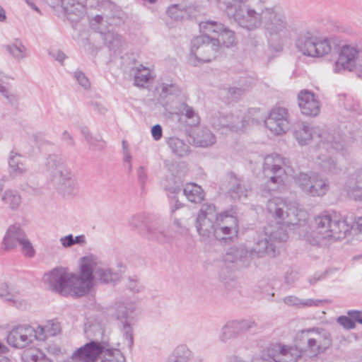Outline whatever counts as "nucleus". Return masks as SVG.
Returning <instances> with one entry per match:
<instances>
[{"instance_id": "nucleus-1", "label": "nucleus", "mask_w": 362, "mask_h": 362, "mask_svg": "<svg viewBox=\"0 0 362 362\" xmlns=\"http://www.w3.org/2000/svg\"><path fill=\"white\" fill-rule=\"evenodd\" d=\"M267 209L276 220V224L264 228V233L273 243L286 241L288 233L286 226L300 227L306 224L308 214L296 202L282 197H274L268 200Z\"/></svg>"}, {"instance_id": "nucleus-58", "label": "nucleus", "mask_w": 362, "mask_h": 362, "mask_svg": "<svg viewBox=\"0 0 362 362\" xmlns=\"http://www.w3.org/2000/svg\"><path fill=\"white\" fill-rule=\"evenodd\" d=\"M244 90L240 88L230 87L228 89V100H237L243 94Z\"/></svg>"}, {"instance_id": "nucleus-64", "label": "nucleus", "mask_w": 362, "mask_h": 362, "mask_svg": "<svg viewBox=\"0 0 362 362\" xmlns=\"http://www.w3.org/2000/svg\"><path fill=\"white\" fill-rule=\"evenodd\" d=\"M347 314L355 323H362V311L349 310Z\"/></svg>"}, {"instance_id": "nucleus-29", "label": "nucleus", "mask_w": 362, "mask_h": 362, "mask_svg": "<svg viewBox=\"0 0 362 362\" xmlns=\"http://www.w3.org/2000/svg\"><path fill=\"white\" fill-rule=\"evenodd\" d=\"M192 137L194 145L208 147L216 142L214 134L207 128H197L193 130Z\"/></svg>"}, {"instance_id": "nucleus-45", "label": "nucleus", "mask_w": 362, "mask_h": 362, "mask_svg": "<svg viewBox=\"0 0 362 362\" xmlns=\"http://www.w3.org/2000/svg\"><path fill=\"white\" fill-rule=\"evenodd\" d=\"M218 40V46L222 43L227 47H232L236 43V37L235 33L231 30L225 28L222 33H220L218 37L216 38Z\"/></svg>"}, {"instance_id": "nucleus-7", "label": "nucleus", "mask_w": 362, "mask_h": 362, "mask_svg": "<svg viewBox=\"0 0 362 362\" xmlns=\"http://www.w3.org/2000/svg\"><path fill=\"white\" fill-rule=\"evenodd\" d=\"M103 353L107 362H125L124 356L119 350L109 349L105 342L93 340L74 351L69 361L95 362Z\"/></svg>"}, {"instance_id": "nucleus-5", "label": "nucleus", "mask_w": 362, "mask_h": 362, "mask_svg": "<svg viewBox=\"0 0 362 362\" xmlns=\"http://www.w3.org/2000/svg\"><path fill=\"white\" fill-rule=\"evenodd\" d=\"M53 185L64 197H69L78 193V183L73 173L56 155H49L46 162Z\"/></svg>"}, {"instance_id": "nucleus-49", "label": "nucleus", "mask_w": 362, "mask_h": 362, "mask_svg": "<svg viewBox=\"0 0 362 362\" xmlns=\"http://www.w3.org/2000/svg\"><path fill=\"white\" fill-rule=\"evenodd\" d=\"M238 338L234 331L227 322L220 329L218 334V340L222 343H227L231 339Z\"/></svg>"}, {"instance_id": "nucleus-4", "label": "nucleus", "mask_w": 362, "mask_h": 362, "mask_svg": "<svg viewBox=\"0 0 362 362\" xmlns=\"http://www.w3.org/2000/svg\"><path fill=\"white\" fill-rule=\"evenodd\" d=\"M80 269H81L82 286L80 292L88 293L93 285V282L109 284L115 282L119 279L118 273L100 262L97 257L88 255L81 259Z\"/></svg>"}, {"instance_id": "nucleus-40", "label": "nucleus", "mask_w": 362, "mask_h": 362, "mask_svg": "<svg viewBox=\"0 0 362 362\" xmlns=\"http://www.w3.org/2000/svg\"><path fill=\"white\" fill-rule=\"evenodd\" d=\"M230 191L231 192V197L234 199H239L241 197H247V189L243 185V181L238 179L235 177L230 178Z\"/></svg>"}, {"instance_id": "nucleus-3", "label": "nucleus", "mask_w": 362, "mask_h": 362, "mask_svg": "<svg viewBox=\"0 0 362 362\" xmlns=\"http://www.w3.org/2000/svg\"><path fill=\"white\" fill-rule=\"evenodd\" d=\"M43 279L52 291L62 296H84V293L80 292L82 286L81 269L78 276L64 267H56L45 274Z\"/></svg>"}, {"instance_id": "nucleus-41", "label": "nucleus", "mask_w": 362, "mask_h": 362, "mask_svg": "<svg viewBox=\"0 0 362 362\" xmlns=\"http://www.w3.org/2000/svg\"><path fill=\"white\" fill-rule=\"evenodd\" d=\"M215 218L217 226H228L230 230L238 232V220L235 216L228 215L226 212L219 214L216 213V217H215Z\"/></svg>"}, {"instance_id": "nucleus-53", "label": "nucleus", "mask_w": 362, "mask_h": 362, "mask_svg": "<svg viewBox=\"0 0 362 362\" xmlns=\"http://www.w3.org/2000/svg\"><path fill=\"white\" fill-rule=\"evenodd\" d=\"M74 78L77 81L79 85H81L84 89L88 90L90 88V83L88 77L85 74L81 71H76L74 72Z\"/></svg>"}, {"instance_id": "nucleus-6", "label": "nucleus", "mask_w": 362, "mask_h": 362, "mask_svg": "<svg viewBox=\"0 0 362 362\" xmlns=\"http://www.w3.org/2000/svg\"><path fill=\"white\" fill-rule=\"evenodd\" d=\"M291 171L288 159L277 153L265 156L262 165L264 190L272 192L279 189Z\"/></svg>"}, {"instance_id": "nucleus-28", "label": "nucleus", "mask_w": 362, "mask_h": 362, "mask_svg": "<svg viewBox=\"0 0 362 362\" xmlns=\"http://www.w3.org/2000/svg\"><path fill=\"white\" fill-rule=\"evenodd\" d=\"M25 160L23 156L12 151L8 158V172L13 178L24 175L27 172Z\"/></svg>"}, {"instance_id": "nucleus-22", "label": "nucleus", "mask_w": 362, "mask_h": 362, "mask_svg": "<svg viewBox=\"0 0 362 362\" xmlns=\"http://www.w3.org/2000/svg\"><path fill=\"white\" fill-rule=\"evenodd\" d=\"M33 327L28 325H19L13 327L7 334L6 341L16 349H23L33 344Z\"/></svg>"}, {"instance_id": "nucleus-46", "label": "nucleus", "mask_w": 362, "mask_h": 362, "mask_svg": "<svg viewBox=\"0 0 362 362\" xmlns=\"http://www.w3.org/2000/svg\"><path fill=\"white\" fill-rule=\"evenodd\" d=\"M319 166L326 173L337 174L340 170L337 163L332 158L325 157L320 158Z\"/></svg>"}, {"instance_id": "nucleus-16", "label": "nucleus", "mask_w": 362, "mask_h": 362, "mask_svg": "<svg viewBox=\"0 0 362 362\" xmlns=\"http://www.w3.org/2000/svg\"><path fill=\"white\" fill-rule=\"evenodd\" d=\"M218 48V40L202 35L192 40L191 54L199 62H209L216 57Z\"/></svg>"}, {"instance_id": "nucleus-39", "label": "nucleus", "mask_w": 362, "mask_h": 362, "mask_svg": "<svg viewBox=\"0 0 362 362\" xmlns=\"http://www.w3.org/2000/svg\"><path fill=\"white\" fill-rule=\"evenodd\" d=\"M132 71L134 76V83L138 86H144L151 78L150 70L143 65L133 68Z\"/></svg>"}, {"instance_id": "nucleus-14", "label": "nucleus", "mask_w": 362, "mask_h": 362, "mask_svg": "<svg viewBox=\"0 0 362 362\" xmlns=\"http://www.w3.org/2000/svg\"><path fill=\"white\" fill-rule=\"evenodd\" d=\"M209 122L214 129L222 133L237 132L245 126L244 113L241 110L232 112H217L211 115Z\"/></svg>"}, {"instance_id": "nucleus-19", "label": "nucleus", "mask_w": 362, "mask_h": 362, "mask_svg": "<svg viewBox=\"0 0 362 362\" xmlns=\"http://www.w3.org/2000/svg\"><path fill=\"white\" fill-rule=\"evenodd\" d=\"M265 126L274 134H284L289 128V114L286 108L274 107L264 120Z\"/></svg>"}, {"instance_id": "nucleus-18", "label": "nucleus", "mask_w": 362, "mask_h": 362, "mask_svg": "<svg viewBox=\"0 0 362 362\" xmlns=\"http://www.w3.org/2000/svg\"><path fill=\"white\" fill-rule=\"evenodd\" d=\"M136 310L135 303L129 302L119 303L116 305L115 315L122 325V331L127 346L131 349L134 344L131 322L132 315Z\"/></svg>"}, {"instance_id": "nucleus-47", "label": "nucleus", "mask_w": 362, "mask_h": 362, "mask_svg": "<svg viewBox=\"0 0 362 362\" xmlns=\"http://www.w3.org/2000/svg\"><path fill=\"white\" fill-rule=\"evenodd\" d=\"M237 233L238 232L235 230H230V227L228 226H217L216 223L214 233H213L212 237H214L217 240H226Z\"/></svg>"}, {"instance_id": "nucleus-10", "label": "nucleus", "mask_w": 362, "mask_h": 362, "mask_svg": "<svg viewBox=\"0 0 362 362\" xmlns=\"http://www.w3.org/2000/svg\"><path fill=\"white\" fill-rule=\"evenodd\" d=\"M261 26L269 35L285 36L288 25L284 9L278 5L262 8Z\"/></svg>"}, {"instance_id": "nucleus-63", "label": "nucleus", "mask_w": 362, "mask_h": 362, "mask_svg": "<svg viewBox=\"0 0 362 362\" xmlns=\"http://www.w3.org/2000/svg\"><path fill=\"white\" fill-rule=\"evenodd\" d=\"M49 54L61 63H62L64 59L66 58L65 54L63 52L58 49L49 50Z\"/></svg>"}, {"instance_id": "nucleus-21", "label": "nucleus", "mask_w": 362, "mask_h": 362, "mask_svg": "<svg viewBox=\"0 0 362 362\" xmlns=\"http://www.w3.org/2000/svg\"><path fill=\"white\" fill-rule=\"evenodd\" d=\"M294 136L300 145H306L311 140L315 138H325L327 143H330L331 147L336 150H339V145L337 142H333L325 136V133L317 127H313L306 122L299 123L293 132Z\"/></svg>"}, {"instance_id": "nucleus-25", "label": "nucleus", "mask_w": 362, "mask_h": 362, "mask_svg": "<svg viewBox=\"0 0 362 362\" xmlns=\"http://www.w3.org/2000/svg\"><path fill=\"white\" fill-rule=\"evenodd\" d=\"M251 257L264 258L265 257H274L279 253L275 245L272 243L265 233L259 236L254 246L249 250Z\"/></svg>"}, {"instance_id": "nucleus-32", "label": "nucleus", "mask_w": 362, "mask_h": 362, "mask_svg": "<svg viewBox=\"0 0 362 362\" xmlns=\"http://www.w3.org/2000/svg\"><path fill=\"white\" fill-rule=\"evenodd\" d=\"M226 27L221 23L214 21H206L200 23L199 29L203 35L209 36L211 39L218 37L220 33L224 30Z\"/></svg>"}, {"instance_id": "nucleus-37", "label": "nucleus", "mask_w": 362, "mask_h": 362, "mask_svg": "<svg viewBox=\"0 0 362 362\" xmlns=\"http://www.w3.org/2000/svg\"><path fill=\"white\" fill-rule=\"evenodd\" d=\"M21 358L23 362H50L46 355L39 349L25 350Z\"/></svg>"}, {"instance_id": "nucleus-2", "label": "nucleus", "mask_w": 362, "mask_h": 362, "mask_svg": "<svg viewBox=\"0 0 362 362\" xmlns=\"http://www.w3.org/2000/svg\"><path fill=\"white\" fill-rule=\"evenodd\" d=\"M349 231V226L345 220L323 213L315 218V230L306 238L312 245H317L323 240L344 238Z\"/></svg>"}, {"instance_id": "nucleus-15", "label": "nucleus", "mask_w": 362, "mask_h": 362, "mask_svg": "<svg viewBox=\"0 0 362 362\" xmlns=\"http://www.w3.org/2000/svg\"><path fill=\"white\" fill-rule=\"evenodd\" d=\"M141 218V216L134 217L131 221V225L137 228L139 233L146 238L162 243L172 239V235L165 230V224L163 221L156 220L144 225Z\"/></svg>"}, {"instance_id": "nucleus-36", "label": "nucleus", "mask_w": 362, "mask_h": 362, "mask_svg": "<svg viewBox=\"0 0 362 362\" xmlns=\"http://www.w3.org/2000/svg\"><path fill=\"white\" fill-rule=\"evenodd\" d=\"M183 192L187 199L194 203H200L204 197L202 188L194 183L187 184L183 189Z\"/></svg>"}, {"instance_id": "nucleus-11", "label": "nucleus", "mask_w": 362, "mask_h": 362, "mask_svg": "<svg viewBox=\"0 0 362 362\" xmlns=\"http://www.w3.org/2000/svg\"><path fill=\"white\" fill-rule=\"evenodd\" d=\"M298 187L311 197H322L329 189V181L316 172L300 173L295 177Z\"/></svg>"}, {"instance_id": "nucleus-8", "label": "nucleus", "mask_w": 362, "mask_h": 362, "mask_svg": "<svg viewBox=\"0 0 362 362\" xmlns=\"http://www.w3.org/2000/svg\"><path fill=\"white\" fill-rule=\"evenodd\" d=\"M296 345L315 356L324 352L332 344L331 335L323 328H312L298 332L296 337Z\"/></svg>"}, {"instance_id": "nucleus-20", "label": "nucleus", "mask_w": 362, "mask_h": 362, "mask_svg": "<svg viewBox=\"0 0 362 362\" xmlns=\"http://www.w3.org/2000/svg\"><path fill=\"white\" fill-rule=\"evenodd\" d=\"M225 265L230 269H242L250 267L252 257L245 245L230 247L223 257Z\"/></svg>"}, {"instance_id": "nucleus-9", "label": "nucleus", "mask_w": 362, "mask_h": 362, "mask_svg": "<svg viewBox=\"0 0 362 362\" xmlns=\"http://www.w3.org/2000/svg\"><path fill=\"white\" fill-rule=\"evenodd\" d=\"M296 46L303 54L312 57H323L332 50L330 42L327 37H317L308 30L300 31Z\"/></svg>"}, {"instance_id": "nucleus-33", "label": "nucleus", "mask_w": 362, "mask_h": 362, "mask_svg": "<svg viewBox=\"0 0 362 362\" xmlns=\"http://www.w3.org/2000/svg\"><path fill=\"white\" fill-rule=\"evenodd\" d=\"M1 200L3 204L7 206L10 209L16 210L21 205L22 198L17 190L8 189L3 193Z\"/></svg>"}, {"instance_id": "nucleus-44", "label": "nucleus", "mask_w": 362, "mask_h": 362, "mask_svg": "<svg viewBox=\"0 0 362 362\" xmlns=\"http://www.w3.org/2000/svg\"><path fill=\"white\" fill-rule=\"evenodd\" d=\"M105 44L110 49H117L122 46V40L119 35L111 30H108L106 33L102 35Z\"/></svg>"}, {"instance_id": "nucleus-35", "label": "nucleus", "mask_w": 362, "mask_h": 362, "mask_svg": "<svg viewBox=\"0 0 362 362\" xmlns=\"http://www.w3.org/2000/svg\"><path fill=\"white\" fill-rule=\"evenodd\" d=\"M228 323L237 337L255 328L257 325L255 322L251 319L230 320L228 321Z\"/></svg>"}, {"instance_id": "nucleus-51", "label": "nucleus", "mask_w": 362, "mask_h": 362, "mask_svg": "<svg viewBox=\"0 0 362 362\" xmlns=\"http://www.w3.org/2000/svg\"><path fill=\"white\" fill-rule=\"evenodd\" d=\"M48 335L46 331V327L45 326L38 325L36 328L33 327V333H32V342L33 343L35 340L44 341Z\"/></svg>"}, {"instance_id": "nucleus-52", "label": "nucleus", "mask_w": 362, "mask_h": 362, "mask_svg": "<svg viewBox=\"0 0 362 362\" xmlns=\"http://www.w3.org/2000/svg\"><path fill=\"white\" fill-rule=\"evenodd\" d=\"M45 327L48 337H54L61 332L60 323L54 320L48 321Z\"/></svg>"}, {"instance_id": "nucleus-26", "label": "nucleus", "mask_w": 362, "mask_h": 362, "mask_svg": "<svg viewBox=\"0 0 362 362\" xmlns=\"http://www.w3.org/2000/svg\"><path fill=\"white\" fill-rule=\"evenodd\" d=\"M26 238H28L27 235L19 223L11 225L3 239L4 249L13 250L20 245Z\"/></svg>"}, {"instance_id": "nucleus-23", "label": "nucleus", "mask_w": 362, "mask_h": 362, "mask_svg": "<svg viewBox=\"0 0 362 362\" xmlns=\"http://www.w3.org/2000/svg\"><path fill=\"white\" fill-rule=\"evenodd\" d=\"M296 346L281 344H273L268 349L269 356H272L274 362H296L301 356L300 351Z\"/></svg>"}, {"instance_id": "nucleus-38", "label": "nucleus", "mask_w": 362, "mask_h": 362, "mask_svg": "<svg viewBox=\"0 0 362 362\" xmlns=\"http://www.w3.org/2000/svg\"><path fill=\"white\" fill-rule=\"evenodd\" d=\"M192 352L186 345H179L173 351L168 361L170 362H188Z\"/></svg>"}, {"instance_id": "nucleus-31", "label": "nucleus", "mask_w": 362, "mask_h": 362, "mask_svg": "<svg viewBox=\"0 0 362 362\" xmlns=\"http://www.w3.org/2000/svg\"><path fill=\"white\" fill-rule=\"evenodd\" d=\"M6 50L16 60H22L29 56L26 46L18 39L14 40L5 47Z\"/></svg>"}, {"instance_id": "nucleus-42", "label": "nucleus", "mask_w": 362, "mask_h": 362, "mask_svg": "<svg viewBox=\"0 0 362 362\" xmlns=\"http://www.w3.org/2000/svg\"><path fill=\"white\" fill-rule=\"evenodd\" d=\"M0 94L11 105L17 103V96L11 91L10 83L3 77H0Z\"/></svg>"}, {"instance_id": "nucleus-54", "label": "nucleus", "mask_w": 362, "mask_h": 362, "mask_svg": "<svg viewBox=\"0 0 362 362\" xmlns=\"http://www.w3.org/2000/svg\"><path fill=\"white\" fill-rule=\"evenodd\" d=\"M21 251L24 256L28 257H33L35 255V251L30 241L26 238L21 245Z\"/></svg>"}, {"instance_id": "nucleus-59", "label": "nucleus", "mask_w": 362, "mask_h": 362, "mask_svg": "<svg viewBox=\"0 0 362 362\" xmlns=\"http://www.w3.org/2000/svg\"><path fill=\"white\" fill-rule=\"evenodd\" d=\"M348 194L356 200H362V185H356V187L347 189Z\"/></svg>"}, {"instance_id": "nucleus-56", "label": "nucleus", "mask_w": 362, "mask_h": 362, "mask_svg": "<svg viewBox=\"0 0 362 362\" xmlns=\"http://www.w3.org/2000/svg\"><path fill=\"white\" fill-rule=\"evenodd\" d=\"M179 91L178 86L174 83H163L161 85V93L164 95H170Z\"/></svg>"}, {"instance_id": "nucleus-34", "label": "nucleus", "mask_w": 362, "mask_h": 362, "mask_svg": "<svg viewBox=\"0 0 362 362\" xmlns=\"http://www.w3.org/2000/svg\"><path fill=\"white\" fill-rule=\"evenodd\" d=\"M283 302L288 306H295L299 308L305 307H317L322 303L320 300L301 299L295 296H288L284 298Z\"/></svg>"}, {"instance_id": "nucleus-24", "label": "nucleus", "mask_w": 362, "mask_h": 362, "mask_svg": "<svg viewBox=\"0 0 362 362\" xmlns=\"http://www.w3.org/2000/svg\"><path fill=\"white\" fill-rule=\"evenodd\" d=\"M298 103L300 112L306 116L315 117L320 111V104L317 95L308 90H302L298 94Z\"/></svg>"}, {"instance_id": "nucleus-30", "label": "nucleus", "mask_w": 362, "mask_h": 362, "mask_svg": "<svg viewBox=\"0 0 362 362\" xmlns=\"http://www.w3.org/2000/svg\"><path fill=\"white\" fill-rule=\"evenodd\" d=\"M167 144L173 154L178 158L187 156L191 152L189 146L177 137H170Z\"/></svg>"}, {"instance_id": "nucleus-57", "label": "nucleus", "mask_w": 362, "mask_h": 362, "mask_svg": "<svg viewBox=\"0 0 362 362\" xmlns=\"http://www.w3.org/2000/svg\"><path fill=\"white\" fill-rule=\"evenodd\" d=\"M298 279V274L293 270H288L284 274V281L288 286H293Z\"/></svg>"}, {"instance_id": "nucleus-13", "label": "nucleus", "mask_w": 362, "mask_h": 362, "mask_svg": "<svg viewBox=\"0 0 362 362\" xmlns=\"http://www.w3.org/2000/svg\"><path fill=\"white\" fill-rule=\"evenodd\" d=\"M342 70L362 72V45H346L341 47L334 71L340 73Z\"/></svg>"}, {"instance_id": "nucleus-27", "label": "nucleus", "mask_w": 362, "mask_h": 362, "mask_svg": "<svg viewBox=\"0 0 362 362\" xmlns=\"http://www.w3.org/2000/svg\"><path fill=\"white\" fill-rule=\"evenodd\" d=\"M59 1L64 13L70 21H76L84 13L85 6L79 0H59Z\"/></svg>"}, {"instance_id": "nucleus-62", "label": "nucleus", "mask_w": 362, "mask_h": 362, "mask_svg": "<svg viewBox=\"0 0 362 362\" xmlns=\"http://www.w3.org/2000/svg\"><path fill=\"white\" fill-rule=\"evenodd\" d=\"M62 139L64 142L66 144L69 146L74 147L75 146V141L72 136V135L67 131L63 132L62 134Z\"/></svg>"}, {"instance_id": "nucleus-43", "label": "nucleus", "mask_w": 362, "mask_h": 362, "mask_svg": "<svg viewBox=\"0 0 362 362\" xmlns=\"http://www.w3.org/2000/svg\"><path fill=\"white\" fill-rule=\"evenodd\" d=\"M110 22L107 19H105L102 16L97 15L90 21L91 28L96 32L99 33L100 35L106 33L110 26Z\"/></svg>"}, {"instance_id": "nucleus-61", "label": "nucleus", "mask_w": 362, "mask_h": 362, "mask_svg": "<svg viewBox=\"0 0 362 362\" xmlns=\"http://www.w3.org/2000/svg\"><path fill=\"white\" fill-rule=\"evenodd\" d=\"M59 241L62 245L65 248L71 247L74 245V236L71 234L62 237Z\"/></svg>"}, {"instance_id": "nucleus-17", "label": "nucleus", "mask_w": 362, "mask_h": 362, "mask_svg": "<svg viewBox=\"0 0 362 362\" xmlns=\"http://www.w3.org/2000/svg\"><path fill=\"white\" fill-rule=\"evenodd\" d=\"M216 209L214 204L205 203L202 205L198 213L195 226L204 240L212 238L216 224Z\"/></svg>"}, {"instance_id": "nucleus-55", "label": "nucleus", "mask_w": 362, "mask_h": 362, "mask_svg": "<svg viewBox=\"0 0 362 362\" xmlns=\"http://www.w3.org/2000/svg\"><path fill=\"white\" fill-rule=\"evenodd\" d=\"M337 322L346 329H351L355 327V322L349 316H339Z\"/></svg>"}, {"instance_id": "nucleus-12", "label": "nucleus", "mask_w": 362, "mask_h": 362, "mask_svg": "<svg viewBox=\"0 0 362 362\" xmlns=\"http://www.w3.org/2000/svg\"><path fill=\"white\" fill-rule=\"evenodd\" d=\"M226 12L229 18L247 30H252L261 27L262 11L257 13L248 6L228 4Z\"/></svg>"}, {"instance_id": "nucleus-60", "label": "nucleus", "mask_w": 362, "mask_h": 362, "mask_svg": "<svg viewBox=\"0 0 362 362\" xmlns=\"http://www.w3.org/2000/svg\"><path fill=\"white\" fill-rule=\"evenodd\" d=\"M127 288L134 293H139L142 289V285L137 279L129 278Z\"/></svg>"}, {"instance_id": "nucleus-48", "label": "nucleus", "mask_w": 362, "mask_h": 362, "mask_svg": "<svg viewBox=\"0 0 362 362\" xmlns=\"http://www.w3.org/2000/svg\"><path fill=\"white\" fill-rule=\"evenodd\" d=\"M81 133L86 141L98 149H103L105 146V142L100 138L93 136L87 128H82Z\"/></svg>"}, {"instance_id": "nucleus-50", "label": "nucleus", "mask_w": 362, "mask_h": 362, "mask_svg": "<svg viewBox=\"0 0 362 362\" xmlns=\"http://www.w3.org/2000/svg\"><path fill=\"white\" fill-rule=\"evenodd\" d=\"M182 114L189 120V123L191 126H195L199 123V117L192 107L185 105Z\"/></svg>"}]
</instances>
